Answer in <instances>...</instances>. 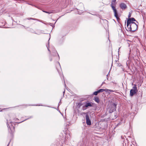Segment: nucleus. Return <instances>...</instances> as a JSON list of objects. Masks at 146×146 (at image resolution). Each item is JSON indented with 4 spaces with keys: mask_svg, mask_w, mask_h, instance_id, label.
I'll use <instances>...</instances> for the list:
<instances>
[{
    "mask_svg": "<svg viewBox=\"0 0 146 146\" xmlns=\"http://www.w3.org/2000/svg\"><path fill=\"white\" fill-rule=\"evenodd\" d=\"M86 120L87 125H91V121L90 119L89 116L87 114H86Z\"/></svg>",
    "mask_w": 146,
    "mask_h": 146,
    "instance_id": "4",
    "label": "nucleus"
},
{
    "mask_svg": "<svg viewBox=\"0 0 146 146\" xmlns=\"http://www.w3.org/2000/svg\"><path fill=\"white\" fill-rule=\"evenodd\" d=\"M134 23H135L131 21L130 18H128L127 21V26H129V25H131V24Z\"/></svg>",
    "mask_w": 146,
    "mask_h": 146,
    "instance_id": "7",
    "label": "nucleus"
},
{
    "mask_svg": "<svg viewBox=\"0 0 146 146\" xmlns=\"http://www.w3.org/2000/svg\"><path fill=\"white\" fill-rule=\"evenodd\" d=\"M131 13H130V12L129 13V14L128 15V18H130L131 17Z\"/></svg>",
    "mask_w": 146,
    "mask_h": 146,
    "instance_id": "18",
    "label": "nucleus"
},
{
    "mask_svg": "<svg viewBox=\"0 0 146 146\" xmlns=\"http://www.w3.org/2000/svg\"><path fill=\"white\" fill-rule=\"evenodd\" d=\"M130 19H131V20L132 21H133V22L134 21H136V22L138 23V22L136 21L135 19L134 18H130Z\"/></svg>",
    "mask_w": 146,
    "mask_h": 146,
    "instance_id": "17",
    "label": "nucleus"
},
{
    "mask_svg": "<svg viewBox=\"0 0 146 146\" xmlns=\"http://www.w3.org/2000/svg\"><path fill=\"white\" fill-rule=\"evenodd\" d=\"M8 146V145H7V146Z\"/></svg>",
    "mask_w": 146,
    "mask_h": 146,
    "instance_id": "34",
    "label": "nucleus"
},
{
    "mask_svg": "<svg viewBox=\"0 0 146 146\" xmlns=\"http://www.w3.org/2000/svg\"><path fill=\"white\" fill-rule=\"evenodd\" d=\"M133 88L130 91V95L131 96H133L135 94H136L138 91L137 87L135 84H134Z\"/></svg>",
    "mask_w": 146,
    "mask_h": 146,
    "instance_id": "2",
    "label": "nucleus"
},
{
    "mask_svg": "<svg viewBox=\"0 0 146 146\" xmlns=\"http://www.w3.org/2000/svg\"><path fill=\"white\" fill-rule=\"evenodd\" d=\"M82 104H81V103H79V104H78V106L79 107H80L82 105Z\"/></svg>",
    "mask_w": 146,
    "mask_h": 146,
    "instance_id": "20",
    "label": "nucleus"
},
{
    "mask_svg": "<svg viewBox=\"0 0 146 146\" xmlns=\"http://www.w3.org/2000/svg\"><path fill=\"white\" fill-rule=\"evenodd\" d=\"M94 100L95 101L97 102L98 104L99 103L100 100L99 98L97 97H94Z\"/></svg>",
    "mask_w": 146,
    "mask_h": 146,
    "instance_id": "8",
    "label": "nucleus"
},
{
    "mask_svg": "<svg viewBox=\"0 0 146 146\" xmlns=\"http://www.w3.org/2000/svg\"><path fill=\"white\" fill-rule=\"evenodd\" d=\"M64 85H65V86H66V84H65V81H64Z\"/></svg>",
    "mask_w": 146,
    "mask_h": 146,
    "instance_id": "26",
    "label": "nucleus"
},
{
    "mask_svg": "<svg viewBox=\"0 0 146 146\" xmlns=\"http://www.w3.org/2000/svg\"><path fill=\"white\" fill-rule=\"evenodd\" d=\"M63 93H64V92H63Z\"/></svg>",
    "mask_w": 146,
    "mask_h": 146,
    "instance_id": "30",
    "label": "nucleus"
},
{
    "mask_svg": "<svg viewBox=\"0 0 146 146\" xmlns=\"http://www.w3.org/2000/svg\"><path fill=\"white\" fill-rule=\"evenodd\" d=\"M23 122V121H21V122Z\"/></svg>",
    "mask_w": 146,
    "mask_h": 146,
    "instance_id": "31",
    "label": "nucleus"
},
{
    "mask_svg": "<svg viewBox=\"0 0 146 146\" xmlns=\"http://www.w3.org/2000/svg\"><path fill=\"white\" fill-rule=\"evenodd\" d=\"M10 125L7 122V126L8 127H9V128L11 129V126H13L12 124V122H10Z\"/></svg>",
    "mask_w": 146,
    "mask_h": 146,
    "instance_id": "12",
    "label": "nucleus"
},
{
    "mask_svg": "<svg viewBox=\"0 0 146 146\" xmlns=\"http://www.w3.org/2000/svg\"><path fill=\"white\" fill-rule=\"evenodd\" d=\"M122 66V65H121V64H118V66Z\"/></svg>",
    "mask_w": 146,
    "mask_h": 146,
    "instance_id": "22",
    "label": "nucleus"
},
{
    "mask_svg": "<svg viewBox=\"0 0 146 146\" xmlns=\"http://www.w3.org/2000/svg\"><path fill=\"white\" fill-rule=\"evenodd\" d=\"M27 19L28 20H37V19H35V18H27Z\"/></svg>",
    "mask_w": 146,
    "mask_h": 146,
    "instance_id": "16",
    "label": "nucleus"
},
{
    "mask_svg": "<svg viewBox=\"0 0 146 146\" xmlns=\"http://www.w3.org/2000/svg\"><path fill=\"white\" fill-rule=\"evenodd\" d=\"M106 92H107L108 93H110V92H113L114 91L113 90H108L107 89H106Z\"/></svg>",
    "mask_w": 146,
    "mask_h": 146,
    "instance_id": "13",
    "label": "nucleus"
},
{
    "mask_svg": "<svg viewBox=\"0 0 146 146\" xmlns=\"http://www.w3.org/2000/svg\"><path fill=\"white\" fill-rule=\"evenodd\" d=\"M50 61H51L52 60V59H50Z\"/></svg>",
    "mask_w": 146,
    "mask_h": 146,
    "instance_id": "27",
    "label": "nucleus"
},
{
    "mask_svg": "<svg viewBox=\"0 0 146 146\" xmlns=\"http://www.w3.org/2000/svg\"><path fill=\"white\" fill-rule=\"evenodd\" d=\"M29 4V5H31V4Z\"/></svg>",
    "mask_w": 146,
    "mask_h": 146,
    "instance_id": "29",
    "label": "nucleus"
},
{
    "mask_svg": "<svg viewBox=\"0 0 146 146\" xmlns=\"http://www.w3.org/2000/svg\"><path fill=\"white\" fill-rule=\"evenodd\" d=\"M88 106H92V105L90 103H88L86 104L85 105L84 107H85L86 108L88 107Z\"/></svg>",
    "mask_w": 146,
    "mask_h": 146,
    "instance_id": "9",
    "label": "nucleus"
},
{
    "mask_svg": "<svg viewBox=\"0 0 146 146\" xmlns=\"http://www.w3.org/2000/svg\"><path fill=\"white\" fill-rule=\"evenodd\" d=\"M98 93H99V92H98V91H95V92H94L93 93V94L95 95H97V94H98Z\"/></svg>",
    "mask_w": 146,
    "mask_h": 146,
    "instance_id": "15",
    "label": "nucleus"
},
{
    "mask_svg": "<svg viewBox=\"0 0 146 146\" xmlns=\"http://www.w3.org/2000/svg\"><path fill=\"white\" fill-rule=\"evenodd\" d=\"M114 5H111V7L114 12L115 16L117 19L118 18V15L117 12V10L114 7Z\"/></svg>",
    "mask_w": 146,
    "mask_h": 146,
    "instance_id": "3",
    "label": "nucleus"
},
{
    "mask_svg": "<svg viewBox=\"0 0 146 146\" xmlns=\"http://www.w3.org/2000/svg\"><path fill=\"white\" fill-rule=\"evenodd\" d=\"M116 104L115 103L113 104L112 105V108L110 109V110L109 111L110 113H111L116 110Z\"/></svg>",
    "mask_w": 146,
    "mask_h": 146,
    "instance_id": "5",
    "label": "nucleus"
},
{
    "mask_svg": "<svg viewBox=\"0 0 146 146\" xmlns=\"http://www.w3.org/2000/svg\"><path fill=\"white\" fill-rule=\"evenodd\" d=\"M55 55H56V54H57V55H58V56L59 57V56L58 54V53H57V52L56 51H54V52Z\"/></svg>",
    "mask_w": 146,
    "mask_h": 146,
    "instance_id": "19",
    "label": "nucleus"
},
{
    "mask_svg": "<svg viewBox=\"0 0 146 146\" xmlns=\"http://www.w3.org/2000/svg\"><path fill=\"white\" fill-rule=\"evenodd\" d=\"M58 63V64H59V65L60 66V63L59 62Z\"/></svg>",
    "mask_w": 146,
    "mask_h": 146,
    "instance_id": "28",
    "label": "nucleus"
},
{
    "mask_svg": "<svg viewBox=\"0 0 146 146\" xmlns=\"http://www.w3.org/2000/svg\"><path fill=\"white\" fill-rule=\"evenodd\" d=\"M33 117L32 116H31L29 118H28L27 119H30V118H31Z\"/></svg>",
    "mask_w": 146,
    "mask_h": 146,
    "instance_id": "23",
    "label": "nucleus"
},
{
    "mask_svg": "<svg viewBox=\"0 0 146 146\" xmlns=\"http://www.w3.org/2000/svg\"><path fill=\"white\" fill-rule=\"evenodd\" d=\"M120 8L122 10H125L127 8V6L124 3H121L119 5Z\"/></svg>",
    "mask_w": 146,
    "mask_h": 146,
    "instance_id": "6",
    "label": "nucleus"
},
{
    "mask_svg": "<svg viewBox=\"0 0 146 146\" xmlns=\"http://www.w3.org/2000/svg\"><path fill=\"white\" fill-rule=\"evenodd\" d=\"M99 93L103 92L104 91H106V89H101L98 90Z\"/></svg>",
    "mask_w": 146,
    "mask_h": 146,
    "instance_id": "11",
    "label": "nucleus"
},
{
    "mask_svg": "<svg viewBox=\"0 0 146 146\" xmlns=\"http://www.w3.org/2000/svg\"><path fill=\"white\" fill-rule=\"evenodd\" d=\"M23 122V121H21V122Z\"/></svg>",
    "mask_w": 146,
    "mask_h": 146,
    "instance_id": "32",
    "label": "nucleus"
},
{
    "mask_svg": "<svg viewBox=\"0 0 146 146\" xmlns=\"http://www.w3.org/2000/svg\"><path fill=\"white\" fill-rule=\"evenodd\" d=\"M47 49H48V51L49 52H50V50L49 49V46H47Z\"/></svg>",
    "mask_w": 146,
    "mask_h": 146,
    "instance_id": "21",
    "label": "nucleus"
},
{
    "mask_svg": "<svg viewBox=\"0 0 146 146\" xmlns=\"http://www.w3.org/2000/svg\"><path fill=\"white\" fill-rule=\"evenodd\" d=\"M105 83V82H104L102 83V84H104Z\"/></svg>",
    "mask_w": 146,
    "mask_h": 146,
    "instance_id": "25",
    "label": "nucleus"
},
{
    "mask_svg": "<svg viewBox=\"0 0 146 146\" xmlns=\"http://www.w3.org/2000/svg\"><path fill=\"white\" fill-rule=\"evenodd\" d=\"M127 31H129L134 32L137 28V25L135 23L131 24V25H129V26H127Z\"/></svg>",
    "mask_w": 146,
    "mask_h": 146,
    "instance_id": "1",
    "label": "nucleus"
},
{
    "mask_svg": "<svg viewBox=\"0 0 146 146\" xmlns=\"http://www.w3.org/2000/svg\"><path fill=\"white\" fill-rule=\"evenodd\" d=\"M127 44H128V46H129V45H130V44H129V43H128Z\"/></svg>",
    "mask_w": 146,
    "mask_h": 146,
    "instance_id": "24",
    "label": "nucleus"
},
{
    "mask_svg": "<svg viewBox=\"0 0 146 146\" xmlns=\"http://www.w3.org/2000/svg\"><path fill=\"white\" fill-rule=\"evenodd\" d=\"M42 11L44 12L48 13L49 14H51L52 13V12H51V11L48 12V11Z\"/></svg>",
    "mask_w": 146,
    "mask_h": 146,
    "instance_id": "14",
    "label": "nucleus"
},
{
    "mask_svg": "<svg viewBox=\"0 0 146 146\" xmlns=\"http://www.w3.org/2000/svg\"><path fill=\"white\" fill-rule=\"evenodd\" d=\"M116 0H112L111 5H115Z\"/></svg>",
    "mask_w": 146,
    "mask_h": 146,
    "instance_id": "10",
    "label": "nucleus"
},
{
    "mask_svg": "<svg viewBox=\"0 0 146 146\" xmlns=\"http://www.w3.org/2000/svg\"><path fill=\"white\" fill-rule=\"evenodd\" d=\"M23 122V121H21V122Z\"/></svg>",
    "mask_w": 146,
    "mask_h": 146,
    "instance_id": "33",
    "label": "nucleus"
}]
</instances>
